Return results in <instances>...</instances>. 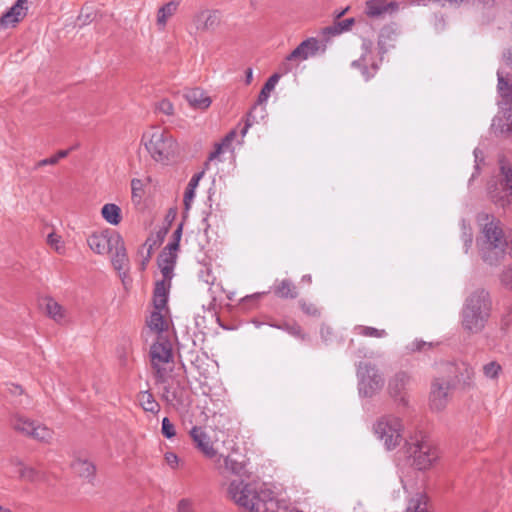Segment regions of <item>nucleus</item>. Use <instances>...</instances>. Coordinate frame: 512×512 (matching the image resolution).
<instances>
[{"instance_id": "f257e3e1", "label": "nucleus", "mask_w": 512, "mask_h": 512, "mask_svg": "<svg viewBox=\"0 0 512 512\" xmlns=\"http://www.w3.org/2000/svg\"><path fill=\"white\" fill-rule=\"evenodd\" d=\"M478 223L482 226V232L486 239L482 246V257L490 265L497 264L504 256L507 240L504 236L502 223L493 214L479 213Z\"/></svg>"}, {"instance_id": "f03ea898", "label": "nucleus", "mask_w": 512, "mask_h": 512, "mask_svg": "<svg viewBox=\"0 0 512 512\" xmlns=\"http://www.w3.org/2000/svg\"><path fill=\"white\" fill-rule=\"evenodd\" d=\"M491 300L484 289H477L466 299L462 309V326L470 333L482 331L490 317Z\"/></svg>"}, {"instance_id": "7ed1b4c3", "label": "nucleus", "mask_w": 512, "mask_h": 512, "mask_svg": "<svg viewBox=\"0 0 512 512\" xmlns=\"http://www.w3.org/2000/svg\"><path fill=\"white\" fill-rule=\"evenodd\" d=\"M490 201L503 209L512 204V163L505 157L498 160V170L487 183Z\"/></svg>"}, {"instance_id": "20e7f679", "label": "nucleus", "mask_w": 512, "mask_h": 512, "mask_svg": "<svg viewBox=\"0 0 512 512\" xmlns=\"http://www.w3.org/2000/svg\"><path fill=\"white\" fill-rule=\"evenodd\" d=\"M169 325L168 313L151 312L143 331L145 342L150 345L149 352H173Z\"/></svg>"}, {"instance_id": "39448f33", "label": "nucleus", "mask_w": 512, "mask_h": 512, "mask_svg": "<svg viewBox=\"0 0 512 512\" xmlns=\"http://www.w3.org/2000/svg\"><path fill=\"white\" fill-rule=\"evenodd\" d=\"M228 496L235 502L242 512H259L263 507V512H277L275 502H264L251 483L233 480L228 486Z\"/></svg>"}, {"instance_id": "423d86ee", "label": "nucleus", "mask_w": 512, "mask_h": 512, "mask_svg": "<svg viewBox=\"0 0 512 512\" xmlns=\"http://www.w3.org/2000/svg\"><path fill=\"white\" fill-rule=\"evenodd\" d=\"M11 429L18 435L41 444H51L55 432L46 424L21 413H14L9 419Z\"/></svg>"}, {"instance_id": "0eeeda50", "label": "nucleus", "mask_w": 512, "mask_h": 512, "mask_svg": "<svg viewBox=\"0 0 512 512\" xmlns=\"http://www.w3.org/2000/svg\"><path fill=\"white\" fill-rule=\"evenodd\" d=\"M406 454L418 470L429 469L438 459V451L423 434L410 437L405 444Z\"/></svg>"}, {"instance_id": "6e6552de", "label": "nucleus", "mask_w": 512, "mask_h": 512, "mask_svg": "<svg viewBox=\"0 0 512 512\" xmlns=\"http://www.w3.org/2000/svg\"><path fill=\"white\" fill-rule=\"evenodd\" d=\"M142 142L146 150L156 161H164L174 155L176 142L169 132L160 128H151L143 134Z\"/></svg>"}, {"instance_id": "1a4fd4ad", "label": "nucleus", "mask_w": 512, "mask_h": 512, "mask_svg": "<svg viewBox=\"0 0 512 512\" xmlns=\"http://www.w3.org/2000/svg\"><path fill=\"white\" fill-rule=\"evenodd\" d=\"M374 433L387 450H393L403 440L404 426L399 417L384 415L373 426Z\"/></svg>"}, {"instance_id": "9d476101", "label": "nucleus", "mask_w": 512, "mask_h": 512, "mask_svg": "<svg viewBox=\"0 0 512 512\" xmlns=\"http://www.w3.org/2000/svg\"><path fill=\"white\" fill-rule=\"evenodd\" d=\"M319 50V41L316 38H308L302 41L286 58L280 63L281 74H288L296 68L300 62L315 56Z\"/></svg>"}, {"instance_id": "9b49d317", "label": "nucleus", "mask_w": 512, "mask_h": 512, "mask_svg": "<svg viewBox=\"0 0 512 512\" xmlns=\"http://www.w3.org/2000/svg\"><path fill=\"white\" fill-rule=\"evenodd\" d=\"M359 392L366 396L371 397L379 392L383 385L384 379L375 367L366 363H361L358 367Z\"/></svg>"}, {"instance_id": "f8f14e48", "label": "nucleus", "mask_w": 512, "mask_h": 512, "mask_svg": "<svg viewBox=\"0 0 512 512\" xmlns=\"http://www.w3.org/2000/svg\"><path fill=\"white\" fill-rule=\"evenodd\" d=\"M111 254V264L117 271L119 277L124 286L127 285L128 273L130 269V262L127 255L126 247L123 238L117 241V244L113 245Z\"/></svg>"}, {"instance_id": "ddd939ff", "label": "nucleus", "mask_w": 512, "mask_h": 512, "mask_svg": "<svg viewBox=\"0 0 512 512\" xmlns=\"http://www.w3.org/2000/svg\"><path fill=\"white\" fill-rule=\"evenodd\" d=\"M156 383L163 386L161 399L167 404L176 407L184 403L186 391L179 380L173 377H166L165 381H156Z\"/></svg>"}, {"instance_id": "4468645a", "label": "nucleus", "mask_w": 512, "mask_h": 512, "mask_svg": "<svg viewBox=\"0 0 512 512\" xmlns=\"http://www.w3.org/2000/svg\"><path fill=\"white\" fill-rule=\"evenodd\" d=\"M119 238L120 234L116 232H95L87 238V244L94 253L104 255L112 252V247L117 244Z\"/></svg>"}, {"instance_id": "2eb2a0df", "label": "nucleus", "mask_w": 512, "mask_h": 512, "mask_svg": "<svg viewBox=\"0 0 512 512\" xmlns=\"http://www.w3.org/2000/svg\"><path fill=\"white\" fill-rule=\"evenodd\" d=\"M151 365L154 370L156 381H165L166 377H172L176 364V356L180 354H150Z\"/></svg>"}, {"instance_id": "dca6fc26", "label": "nucleus", "mask_w": 512, "mask_h": 512, "mask_svg": "<svg viewBox=\"0 0 512 512\" xmlns=\"http://www.w3.org/2000/svg\"><path fill=\"white\" fill-rule=\"evenodd\" d=\"M189 435L194 443V446L206 458L212 459L217 456V449L214 447V441L203 430L202 427L194 426L189 431Z\"/></svg>"}, {"instance_id": "f3484780", "label": "nucleus", "mask_w": 512, "mask_h": 512, "mask_svg": "<svg viewBox=\"0 0 512 512\" xmlns=\"http://www.w3.org/2000/svg\"><path fill=\"white\" fill-rule=\"evenodd\" d=\"M451 387L449 380L435 379L430 392V407L435 411H442L449 401L448 391Z\"/></svg>"}, {"instance_id": "a211bd4d", "label": "nucleus", "mask_w": 512, "mask_h": 512, "mask_svg": "<svg viewBox=\"0 0 512 512\" xmlns=\"http://www.w3.org/2000/svg\"><path fill=\"white\" fill-rule=\"evenodd\" d=\"M9 464L16 469L18 477L22 481L32 484L45 480V473L35 467L26 465L21 459L14 457L9 460Z\"/></svg>"}, {"instance_id": "6ab92c4d", "label": "nucleus", "mask_w": 512, "mask_h": 512, "mask_svg": "<svg viewBox=\"0 0 512 512\" xmlns=\"http://www.w3.org/2000/svg\"><path fill=\"white\" fill-rule=\"evenodd\" d=\"M409 380L410 378L406 373H397L389 381L388 384V392L390 396L393 397L396 401L406 404L407 386L409 384Z\"/></svg>"}, {"instance_id": "aec40b11", "label": "nucleus", "mask_w": 512, "mask_h": 512, "mask_svg": "<svg viewBox=\"0 0 512 512\" xmlns=\"http://www.w3.org/2000/svg\"><path fill=\"white\" fill-rule=\"evenodd\" d=\"M70 468L74 475L88 482H92L96 476V466L88 458L75 457Z\"/></svg>"}, {"instance_id": "412c9836", "label": "nucleus", "mask_w": 512, "mask_h": 512, "mask_svg": "<svg viewBox=\"0 0 512 512\" xmlns=\"http://www.w3.org/2000/svg\"><path fill=\"white\" fill-rule=\"evenodd\" d=\"M27 0H17L16 3L0 18V25L4 27L15 26L26 15Z\"/></svg>"}, {"instance_id": "4be33fe9", "label": "nucleus", "mask_w": 512, "mask_h": 512, "mask_svg": "<svg viewBox=\"0 0 512 512\" xmlns=\"http://www.w3.org/2000/svg\"><path fill=\"white\" fill-rule=\"evenodd\" d=\"M491 128L496 135H510L512 133V109H507L496 115Z\"/></svg>"}, {"instance_id": "5701e85b", "label": "nucleus", "mask_w": 512, "mask_h": 512, "mask_svg": "<svg viewBox=\"0 0 512 512\" xmlns=\"http://www.w3.org/2000/svg\"><path fill=\"white\" fill-rule=\"evenodd\" d=\"M45 312L59 325H65L68 322L66 309L53 298L45 299Z\"/></svg>"}, {"instance_id": "b1692460", "label": "nucleus", "mask_w": 512, "mask_h": 512, "mask_svg": "<svg viewBox=\"0 0 512 512\" xmlns=\"http://www.w3.org/2000/svg\"><path fill=\"white\" fill-rule=\"evenodd\" d=\"M184 96L193 108L206 109L211 104V99L199 88L188 90Z\"/></svg>"}, {"instance_id": "393cba45", "label": "nucleus", "mask_w": 512, "mask_h": 512, "mask_svg": "<svg viewBox=\"0 0 512 512\" xmlns=\"http://www.w3.org/2000/svg\"><path fill=\"white\" fill-rule=\"evenodd\" d=\"M167 301H168V291H167L164 281L157 282L155 289H154V295H153V304H154L153 311L168 313Z\"/></svg>"}, {"instance_id": "a878e982", "label": "nucleus", "mask_w": 512, "mask_h": 512, "mask_svg": "<svg viewBox=\"0 0 512 512\" xmlns=\"http://www.w3.org/2000/svg\"><path fill=\"white\" fill-rule=\"evenodd\" d=\"M176 254L172 252L163 251L158 258V266L165 279L170 280L173 275Z\"/></svg>"}, {"instance_id": "bb28decb", "label": "nucleus", "mask_w": 512, "mask_h": 512, "mask_svg": "<svg viewBox=\"0 0 512 512\" xmlns=\"http://www.w3.org/2000/svg\"><path fill=\"white\" fill-rule=\"evenodd\" d=\"M193 24L199 31H205L217 24L216 15L210 11H200L193 17Z\"/></svg>"}, {"instance_id": "cd10ccee", "label": "nucleus", "mask_w": 512, "mask_h": 512, "mask_svg": "<svg viewBox=\"0 0 512 512\" xmlns=\"http://www.w3.org/2000/svg\"><path fill=\"white\" fill-rule=\"evenodd\" d=\"M497 89L505 104H512V78L504 77L500 71L497 72Z\"/></svg>"}, {"instance_id": "c85d7f7f", "label": "nucleus", "mask_w": 512, "mask_h": 512, "mask_svg": "<svg viewBox=\"0 0 512 512\" xmlns=\"http://www.w3.org/2000/svg\"><path fill=\"white\" fill-rule=\"evenodd\" d=\"M137 399L144 411L152 414H157L160 411V405L150 391L146 390L139 392Z\"/></svg>"}, {"instance_id": "c756f323", "label": "nucleus", "mask_w": 512, "mask_h": 512, "mask_svg": "<svg viewBox=\"0 0 512 512\" xmlns=\"http://www.w3.org/2000/svg\"><path fill=\"white\" fill-rule=\"evenodd\" d=\"M101 215L104 220L111 225H118L121 220V209L114 203H107L101 209Z\"/></svg>"}, {"instance_id": "7c9ffc66", "label": "nucleus", "mask_w": 512, "mask_h": 512, "mask_svg": "<svg viewBox=\"0 0 512 512\" xmlns=\"http://www.w3.org/2000/svg\"><path fill=\"white\" fill-rule=\"evenodd\" d=\"M274 293L276 296L286 299H294L298 295L296 286L293 284L292 281L288 279H283L278 284H276L274 286Z\"/></svg>"}, {"instance_id": "2f4dec72", "label": "nucleus", "mask_w": 512, "mask_h": 512, "mask_svg": "<svg viewBox=\"0 0 512 512\" xmlns=\"http://www.w3.org/2000/svg\"><path fill=\"white\" fill-rule=\"evenodd\" d=\"M281 72L280 73H275L273 74L272 76H270V78L266 81V83L264 84V86L262 87L260 93H259V96H258V104H264L267 102L269 96H270V93L274 90L276 84L278 83L280 77H281Z\"/></svg>"}, {"instance_id": "473e14b6", "label": "nucleus", "mask_w": 512, "mask_h": 512, "mask_svg": "<svg viewBox=\"0 0 512 512\" xmlns=\"http://www.w3.org/2000/svg\"><path fill=\"white\" fill-rule=\"evenodd\" d=\"M235 136L236 132L233 130L229 132L220 143H217L215 145V149L210 153L208 161L205 163V167H208L210 161H213L214 159L218 158V156L223 153L224 149L229 148Z\"/></svg>"}, {"instance_id": "72a5a7b5", "label": "nucleus", "mask_w": 512, "mask_h": 512, "mask_svg": "<svg viewBox=\"0 0 512 512\" xmlns=\"http://www.w3.org/2000/svg\"><path fill=\"white\" fill-rule=\"evenodd\" d=\"M176 10H177V3H175V2H168L167 4H165L158 10L157 24L159 25L160 28L165 27L167 20L172 15H174Z\"/></svg>"}, {"instance_id": "f704fd0d", "label": "nucleus", "mask_w": 512, "mask_h": 512, "mask_svg": "<svg viewBox=\"0 0 512 512\" xmlns=\"http://www.w3.org/2000/svg\"><path fill=\"white\" fill-rule=\"evenodd\" d=\"M365 12L367 16L371 18H377L386 14L385 0H368L366 2Z\"/></svg>"}, {"instance_id": "c9c22d12", "label": "nucleus", "mask_w": 512, "mask_h": 512, "mask_svg": "<svg viewBox=\"0 0 512 512\" xmlns=\"http://www.w3.org/2000/svg\"><path fill=\"white\" fill-rule=\"evenodd\" d=\"M224 468L225 470L231 472L232 474L243 476L246 474V465L244 462H238L231 458L230 456H226L224 458Z\"/></svg>"}, {"instance_id": "e433bc0d", "label": "nucleus", "mask_w": 512, "mask_h": 512, "mask_svg": "<svg viewBox=\"0 0 512 512\" xmlns=\"http://www.w3.org/2000/svg\"><path fill=\"white\" fill-rule=\"evenodd\" d=\"M406 512H427V499L422 494H416L409 501Z\"/></svg>"}, {"instance_id": "4c0bfd02", "label": "nucleus", "mask_w": 512, "mask_h": 512, "mask_svg": "<svg viewBox=\"0 0 512 512\" xmlns=\"http://www.w3.org/2000/svg\"><path fill=\"white\" fill-rule=\"evenodd\" d=\"M354 23L353 18L344 19L335 23L333 26H328L324 29L325 34L338 35L344 31H348Z\"/></svg>"}, {"instance_id": "58836bf2", "label": "nucleus", "mask_w": 512, "mask_h": 512, "mask_svg": "<svg viewBox=\"0 0 512 512\" xmlns=\"http://www.w3.org/2000/svg\"><path fill=\"white\" fill-rule=\"evenodd\" d=\"M277 327L279 329L286 331L287 333H289L290 335H292L296 338H300V339L304 338V334H303L301 326L298 323H296L295 321H285V322L281 323L280 325H278Z\"/></svg>"}, {"instance_id": "ea45409f", "label": "nucleus", "mask_w": 512, "mask_h": 512, "mask_svg": "<svg viewBox=\"0 0 512 512\" xmlns=\"http://www.w3.org/2000/svg\"><path fill=\"white\" fill-rule=\"evenodd\" d=\"M364 62H365V57L362 55V57L360 59L354 60L351 65H352V67L361 69V73H362L364 79L366 81H368L369 79H371L375 75V73H376V71L378 69V66L376 64H372L371 71H370L364 65Z\"/></svg>"}, {"instance_id": "a19ab883", "label": "nucleus", "mask_w": 512, "mask_h": 512, "mask_svg": "<svg viewBox=\"0 0 512 512\" xmlns=\"http://www.w3.org/2000/svg\"><path fill=\"white\" fill-rule=\"evenodd\" d=\"M457 370L458 368L454 363H447L442 365L440 367V373L442 374V377L439 379L449 380V384H451L453 380L458 378Z\"/></svg>"}, {"instance_id": "79ce46f5", "label": "nucleus", "mask_w": 512, "mask_h": 512, "mask_svg": "<svg viewBox=\"0 0 512 512\" xmlns=\"http://www.w3.org/2000/svg\"><path fill=\"white\" fill-rule=\"evenodd\" d=\"M501 371L502 367L496 361H491L483 366V373L489 379H497Z\"/></svg>"}, {"instance_id": "37998d69", "label": "nucleus", "mask_w": 512, "mask_h": 512, "mask_svg": "<svg viewBox=\"0 0 512 512\" xmlns=\"http://www.w3.org/2000/svg\"><path fill=\"white\" fill-rule=\"evenodd\" d=\"M358 331V334L366 337H376V338H382L387 335L386 331L384 329H377L374 327H368V326H358L356 328Z\"/></svg>"}, {"instance_id": "c03bdc74", "label": "nucleus", "mask_w": 512, "mask_h": 512, "mask_svg": "<svg viewBox=\"0 0 512 512\" xmlns=\"http://www.w3.org/2000/svg\"><path fill=\"white\" fill-rule=\"evenodd\" d=\"M299 305L306 315L316 318L321 316V310L316 304L302 299L299 301Z\"/></svg>"}, {"instance_id": "a18cd8bd", "label": "nucleus", "mask_w": 512, "mask_h": 512, "mask_svg": "<svg viewBox=\"0 0 512 512\" xmlns=\"http://www.w3.org/2000/svg\"><path fill=\"white\" fill-rule=\"evenodd\" d=\"M440 343L439 342H426L421 340H416L413 342L412 351H428L433 349H439Z\"/></svg>"}, {"instance_id": "49530a36", "label": "nucleus", "mask_w": 512, "mask_h": 512, "mask_svg": "<svg viewBox=\"0 0 512 512\" xmlns=\"http://www.w3.org/2000/svg\"><path fill=\"white\" fill-rule=\"evenodd\" d=\"M512 257V248L509 252ZM500 280L503 286L512 290V265H508L501 273Z\"/></svg>"}, {"instance_id": "de8ad7c7", "label": "nucleus", "mask_w": 512, "mask_h": 512, "mask_svg": "<svg viewBox=\"0 0 512 512\" xmlns=\"http://www.w3.org/2000/svg\"><path fill=\"white\" fill-rule=\"evenodd\" d=\"M47 243L53 248L55 249L56 252L58 253H63L64 251V246H63V243H62V240H61V236L55 234V233H50L48 236H47Z\"/></svg>"}, {"instance_id": "09e8293b", "label": "nucleus", "mask_w": 512, "mask_h": 512, "mask_svg": "<svg viewBox=\"0 0 512 512\" xmlns=\"http://www.w3.org/2000/svg\"><path fill=\"white\" fill-rule=\"evenodd\" d=\"M161 432L166 438L169 439L173 438L176 435L175 426L167 417L163 418L162 420Z\"/></svg>"}, {"instance_id": "8fccbe9b", "label": "nucleus", "mask_w": 512, "mask_h": 512, "mask_svg": "<svg viewBox=\"0 0 512 512\" xmlns=\"http://www.w3.org/2000/svg\"><path fill=\"white\" fill-rule=\"evenodd\" d=\"M157 110L165 115H173L174 107L168 99H162L157 104Z\"/></svg>"}, {"instance_id": "3c124183", "label": "nucleus", "mask_w": 512, "mask_h": 512, "mask_svg": "<svg viewBox=\"0 0 512 512\" xmlns=\"http://www.w3.org/2000/svg\"><path fill=\"white\" fill-rule=\"evenodd\" d=\"M462 230H463V232H462V239H463V242H464L465 252H467L469 247L472 244L473 235H472L471 229L466 227L464 221L462 222Z\"/></svg>"}, {"instance_id": "603ef678", "label": "nucleus", "mask_w": 512, "mask_h": 512, "mask_svg": "<svg viewBox=\"0 0 512 512\" xmlns=\"http://www.w3.org/2000/svg\"><path fill=\"white\" fill-rule=\"evenodd\" d=\"M177 512H195L193 502L187 498L181 499L177 505Z\"/></svg>"}, {"instance_id": "864d4df0", "label": "nucleus", "mask_w": 512, "mask_h": 512, "mask_svg": "<svg viewBox=\"0 0 512 512\" xmlns=\"http://www.w3.org/2000/svg\"><path fill=\"white\" fill-rule=\"evenodd\" d=\"M397 34L396 29L393 26H385L380 33V40L379 45L384 44L383 39L384 38H391L393 35L395 36Z\"/></svg>"}, {"instance_id": "5fc2aeb1", "label": "nucleus", "mask_w": 512, "mask_h": 512, "mask_svg": "<svg viewBox=\"0 0 512 512\" xmlns=\"http://www.w3.org/2000/svg\"><path fill=\"white\" fill-rule=\"evenodd\" d=\"M195 197V189L187 187L184 193L185 210H189Z\"/></svg>"}, {"instance_id": "6e6d98bb", "label": "nucleus", "mask_w": 512, "mask_h": 512, "mask_svg": "<svg viewBox=\"0 0 512 512\" xmlns=\"http://www.w3.org/2000/svg\"><path fill=\"white\" fill-rule=\"evenodd\" d=\"M165 461L171 468H176L179 462V458L175 453L167 452L165 454Z\"/></svg>"}, {"instance_id": "4d7b16f0", "label": "nucleus", "mask_w": 512, "mask_h": 512, "mask_svg": "<svg viewBox=\"0 0 512 512\" xmlns=\"http://www.w3.org/2000/svg\"><path fill=\"white\" fill-rule=\"evenodd\" d=\"M203 175H204V171L195 174L189 181L187 187L196 189L198 186V183H199L200 179L203 177Z\"/></svg>"}, {"instance_id": "13d9d810", "label": "nucleus", "mask_w": 512, "mask_h": 512, "mask_svg": "<svg viewBox=\"0 0 512 512\" xmlns=\"http://www.w3.org/2000/svg\"><path fill=\"white\" fill-rule=\"evenodd\" d=\"M399 9V3L396 2V1H391V2H387L385 0V11L386 13H394L396 11H398Z\"/></svg>"}, {"instance_id": "bf43d9fd", "label": "nucleus", "mask_w": 512, "mask_h": 512, "mask_svg": "<svg viewBox=\"0 0 512 512\" xmlns=\"http://www.w3.org/2000/svg\"><path fill=\"white\" fill-rule=\"evenodd\" d=\"M435 2H438L442 6L450 5L458 7L460 6L464 0H434Z\"/></svg>"}, {"instance_id": "052dcab7", "label": "nucleus", "mask_w": 512, "mask_h": 512, "mask_svg": "<svg viewBox=\"0 0 512 512\" xmlns=\"http://www.w3.org/2000/svg\"><path fill=\"white\" fill-rule=\"evenodd\" d=\"M55 164H57L56 158L51 156L49 158H46V159H43V160H40L39 162H37L36 168H40L45 165H55Z\"/></svg>"}, {"instance_id": "680f3d73", "label": "nucleus", "mask_w": 512, "mask_h": 512, "mask_svg": "<svg viewBox=\"0 0 512 512\" xmlns=\"http://www.w3.org/2000/svg\"><path fill=\"white\" fill-rule=\"evenodd\" d=\"M8 391L12 395H22L24 393L23 388L19 385H15V384H11L8 387Z\"/></svg>"}, {"instance_id": "e2e57ef3", "label": "nucleus", "mask_w": 512, "mask_h": 512, "mask_svg": "<svg viewBox=\"0 0 512 512\" xmlns=\"http://www.w3.org/2000/svg\"><path fill=\"white\" fill-rule=\"evenodd\" d=\"M73 149H74V147L67 149V150H60L57 152V154L53 155V157L56 158V162L58 163V161L60 159L67 157L68 154L70 153V151Z\"/></svg>"}, {"instance_id": "0e129e2a", "label": "nucleus", "mask_w": 512, "mask_h": 512, "mask_svg": "<svg viewBox=\"0 0 512 512\" xmlns=\"http://www.w3.org/2000/svg\"><path fill=\"white\" fill-rule=\"evenodd\" d=\"M179 248V242L171 241L164 249V251L175 253Z\"/></svg>"}, {"instance_id": "69168bd1", "label": "nucleus", "mask_w": 512, "mask_h": 512, "mask_svg": "<svg viewBox=\"0 0 512 512\" xmlns=\"http://www.w3.org/2000/svg\"><path fill=\"white\" fill-rule=\"evenodd\" d=\"M182 236V224L178 226V228L173 233V241L180 242Z\"/></svg>"}, {"instance_id": "338daca9", "label": "nucleus", "mask_w": 512, "mask_h": 512, "mask_svg": "<svg viewBox=\"0 0 512 512\" xmlns=\"http://www.w3.org/2000/svg\"><path fill=\"white\" fill-rule=\"evenodd\" d=\"M131 186H132V192L133 194L135 195L136 194V191L139 189V187L141 186V181L138 180V179H133L132 182H131Z\"/></svg>"}, {"instance_id": "774afa93", "label": "nucleus", "mask_w": 512, "mask_h": 512, "mask_svg": "<svg viewBox=\"0 0 512 512\" xmlns=\"http://www.w3.org/2000/svg\"><path fill=\"white\" fill-rule=\"evenodd\" d=\"M506 62L509 66L512 67V49H509L505 54Z\"/></svg>"}]
</instances>
